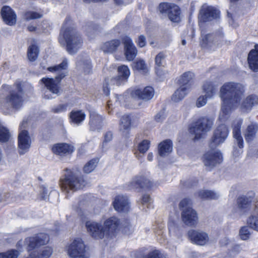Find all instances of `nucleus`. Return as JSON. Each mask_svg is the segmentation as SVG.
<instances>
[{
    "label": "nucleus",
    "instance_id": "obj_1",
    "mask_svg": "<svg viewBox=\"0 0 258 258\" xmlns=\"http://www.w3.org/2000/svg\"><path fill=\"white\" fill-rule=\"evenodd\" d=\"M245 92L244 86L234 82L225 83L220 88V97L222 102V111L227 115L240 104Z\"/></svg>",
    "mask_w": 258,
    "mask_h": 258
},
{
    "label": "nucleus",
    "instance_id": "obj_2",
    "mask_svg": "<svg viewBox=\"0 0 258 258\" xmlns=\"http://www.w3.org/2000/svg\"><path fill=\"white\" fill-rule=\"evenodd\" d=\"M120 225V220L115 216L106 219L103 225L101 223L87 221L85 226L89 235L94 239H102L115 237Z\"/></svg>",
    "mask_w": 258,
    "mask_h": 258
},
{
    "label": "nucleus",
    "instance_id": "obj_3",
    "mask_svg": "<svg viewBox=\"0 0 258 258\" xmlns=\"http://www.w3.org/2000/svg\"><path fill=\"white\" fill-rule=\"evenodd\" d=\"M66 174L59 179V185L62 191L69 193L70 190L76 191L83 188L86 181L82 176L77 175L71 169L66 168Z\"/></svg>",
    "mask_w": 258,
    "mask_h": 258
},
{
    "label": "nucleus",
    "instance_id": "obj_4",
    "mask_svg": "<svg viewBox=\"0 0 258 258\" xmlns=\"http://www.w3.org/2000/svg\"><path fill=\"white\" fill-rule=\"evenodd\" d=\"M66 43V49L70 54H74L80 48L83 43L82 39L73 27H69L64 30L62 29L60 35Z\"/></svg>",
    "mask_w": 258,
    "mask_h": 258
},
{
    "label": "nucleus",
    "instance_id": "obj_5",
    "mask_svg": "<svg viewBox=\"0 0 258 258\" xmlns=\"http://www.w3.org/2000/svg\"><path fill=\"white\" fill-rule=\"evenodd\" d=\"M213 120L208 116H201L190 123L188 128L189 133L194 135V140L203 138L210 130Z\"/></svg>",
    "mask_w": 258,
    "mask_h": 258
},
{
    "label": "nucleus",
    "instance_id": "obj_6",
    "mask_svg": "<svg viewBox=\"0 0 258 258\" xmlns=\"http://www.w3.org/2000/svg\"><path fill=\"white\" fill-rule=\"evenodd\" d=\"M194 74L190 72L184 73L177 80V84L180 86L172 95V100L175 102L181 100L187 94L193 81Z\"/></svg>",
    "mask_w": 258,
    "mask_h": 258
},
{
    "label": "nucleus",
    "instance_id": "obj_7",
    "mask_svg": "<svg viewBox=\"0 0 258 258\" xmlns=\"http://www.w3.org/2000/svg\"><path fill=\"white\" fill-rule=\"evenodd\" d=\"M190 202L188 198L182 199L179 204V207L183 209L181 214V220L183 223L188 226L194 227L198 222L197 212L191 207H188Z\"/></svg>",
    "mask_w": 258,
    "mask_h": 258
},
{
    "label": "nucleus",
    "instance_id": "obj_8",
    "mask_svg": "<svg viewBox=\"0 0 258 258\" xmlns=\"http://www.w3.org/2000/svg\"><path fill=\"white\" fill-rule=\"evenodd\" d=\"M158 9L162 14H167L169 19L173 23H179L180 20L181 10L176 4L167 2L161 3Z\"/></svg>",
    "mask_w": 258,
    "mask_h": 258
},
{
    "label": "nucleus",
    "instance_id": "obj_9",
    "mask_svg": "<svg viewBox=\"0 0 258 258\" xmlns=\"http://www.w3.org/2000/svg\"><path fill=\"white\" fill-rule=\"evenodd\" d=\"M67 76V72L59 73L55 78L43 77L40 80L39 83L44 85L45 87L51 93L58 94L61 90L60 83Z\"/></svg>",
    "mask_w": 258,
    "mask_h": 258
},
{
    "label": "nucleus",
    "instance_id": "obj_10",
    "mask_svg": "<svg viewBox=\"0 0 258 258\" xmlns=\"http://www.w3.org/2000/svg\"><path fill=\"white\" fill-rule=\"evenodd\" d=\"M27 121H23L20 125L18 136V147L20 155H23L28 152L31 145V138L29 133L25 130H22Z\"/></svg>",
    "mask_w": 258,
    "mask_h": 258
},
{
    "label": "nucleus",
    "instance_id": "obj_11",
    "mask_svg": "<svg viewBox=\"0 0 258 258\" xmlns=\"http://www.w3.org/2000/svg\"><path fill=\"white\" fill-rule=\"evenodd\" d=\"M220 15V12L218 10L213 6H208L205 4L202 6L199 11V21L200 23H205L217 19L219 18Z\"/></svg>",
    "mask_w": 258,
    "mask_h": 258
},
{
    "label": "nucleus",
    "instance_id": "obj_12",
    "mask_svg": "<svg viewBox=\"0 0 258 258\" xmlns=\"http://www.w3.org/2000/svg\"><path fill=\"white\" fill-rule=\"evenodd\" d=\"M229 134L227 126L224 124L219 125L214 131L213 135L209 143V147L215 149L220 144L223 143Z\"/></svg>",
    "mask_w": 258,
    "mask_h": 258
},
{
    "label": "nucleus",
    "instance_id": "obj_13",
    "mask_svg": "<svg viewBox=\"0 0 258 258\" xmlns=\"http://www.w3.org/2000/svg\"><path fill=\"white\" fill-rule=\"evenodd\" d=\"M18 91H11L9 94L6 96L5 101L6 104L10 106L13 109H19L23 104V89L19 84Z\"/></svg>",
    "mask_w": 258,
    "mask_h": 258
},
{
    "label": "nucleus",
    "instance_id": "obj_14",
    "mask_svg": "<svg viewBox=\"0 0 258 258\" xmlns=\"http://www.w3.org/2000/svg\"><path fill=\"white\" fill-rule=\"evenodd\" d=\"M86 246L81 239H74L68 248L69 255L73 258H87L85 255Z\"/></svg>",
    "mask_w": 258,
    "mask_h": 258
},
{
    "label": "nucleus",
    "instance_id": "obj_15",
    "mask_svg": "<svg viewBox=\"0 0 258 258\" xmlns=\"http://www.w3.org/2000/svg\"><path fill=\"white\" fill-rule=\"evenodd\" d=\"M117 76L112 77L110 82L116 86H119L126 84L131 75V72L127 66L121 64L117 68Z\"/></svg>",
    "mask_w": 258,
    "mask_h": 258
},
{
    "label": "nucleus",
    "instance_id": "obj_16",
    "mask_svg": "<svg viewBox=\"0 0 258 258\" xmlns=\"http://www.w3.org/2000/svg\"><path fill=\"white\" fill-rule=\"evenodd\" d=\"M203 161L206 166L212 168L222 162L223 156L219 151H208L204 154Z\"/></svg>",
    "mask_w": 258,
    "mask_h": 258
},
{
    "label": "nucleus",
    "instance_id": "obj_17",
    "mask_svg": "<svg viewBox=\"0 0 258 258\" xmlns=\"http://www.w3.org/2000/svg\"><path fill=\"white\" fill-rule=\"evenodd\" d=\"M51 151L55 155L65 157L71 155L75 151V147L67 143H56L52 145Z\"/></svg>",
    "mask_w": 258,
    "mask_h": 258
},
{
    "label": "nucleus",
    "instance_id": "obj_18",
    "mask_svg": "<svg viewBox=\"0 0 258 258\" xmlns=\"http://www.w3.org/2000/svg\"><path fill=\"white\" fill-rule=\"evenodd\" d=\"M154 94V89L151 86H146L143 89L135 88L131 92L132 97L146 101L151 99Z\"/></svg>",
    "mask_w": 258,
    "mask_h": 258
},
{
    "label": "nucleus",
    "instance_id": "obj_19",
    "mask_svg": "<svg viewBox=\"0 0 258 258\" xmlns=\"http://www.w3.org/2000/svg\"><path fill=\"white\" fill-rule=\"evenodd\" d=\"M124 46V54L126 59L128 61L133 60L137 54V49L134 45L132 39L127 36L121 38Z\"/></svg>",
    "mask_w": 258,
    "mask_h": 258
},
{
    "label": "nucleus",
    "instance_id": "obj_20",
    "mask_svg": "<svg viewBox=\"0 0 258 258\" xmlns=\"http://www.w3.org/2000/svg\"><path fill=\"white\" fill-rule=\"evenodd\" d=\"M247 195V196H240L237 199L238 208L244 212H246L250 210L255 198V193L252 191L248 192Z\"/></svg>",
    "mask_w": 258,
    "mask_h": 258
},
{
    "label": "nucleus",
    "instance_id": "obj_21",
    "mask_svg": "<svg viewBox=\"0 0 258 258\" xmlns=\"http://www.w3.org/2000/svg\"><path fill=\"white\" fill-rule=\"evenodd\" d=\"M130 204L128 198L120 195L115 197L112 203L113 208L118 212H127L130 208Z\"/></svg>",
    "mask_w": 258,
    "mask_h": 258
},
{
    "label": "nucleus",
    "instance_id": "obj_22",
    "mask_svg": "<svg viewBox=\"0 0 258 258\" xmlns=\"http://www.w3.org/2000/svg\"><path fill=\"white\" fill-rule=\"evenodd\" d=\"M129 186L136 189H150L153 186V183L144 176H136L130 183Z\"/></svg>",
    "mask_w": 258,
    "mask_h": 258
},
{
    "label": "nucleus",
    "instance_id": "obj_23",
    "mask_svg": "<svg viewBox=\"0 0 258 258\" xmlns=\"http://www.w3.org/2000/svg\"><path fill=\"white\" fill-rule=\"evenodd\" d=\"M147 248H142L135 252L136 258H166L164 254L160 249L153 248L148 252H146Z\"/></svg>",
    "mask_w": 258,
    "mask_h": 258
},
{
    "label": "nucleus",
    "instance_id": "obj_24",
    "mask_svg": "<svg viewBox=\"0 0 258 258\" xmlns=\"http://www.w3.org/2000/svg\"><path fill=\"white\" fill-rule=\"evenodd\" d=\"M188 237L192 243L201 245H205L209 239L206 233L200 232L195 230H189Z\"/></svg>",
    "mask_w": 258,
    "mask_h": 258
},
{
    "label": "nucleus",
    "instance_id": "obj_25",
    "mask_svg": "<svg viewBox=\"0 0 258 258\" xmlns=\"http://www.w3.org/2000/svg\"><path fill=\"white\" fill-rule=\"evenodd\" d=\"M1 15L3 21L6 24L13 26L16 24L17 16L10 7L4 6L1 10Z\"/></svg>",
    "mask_w": 258,
    "mask_h": 258
},
{
    "label": "nucleus",
    "instance_id": "obj_26",
    "mask_svg": "<svg viewBox=\"0 0 258 258\" xmlns=\"http://www.w3.org/2000/svg\"><path fill=\"white\" fill-rule=\"evenodd\" d=\"M247 62L249 69L254 72H258V44L254 46L248 54Z\"/></svg>",
    "mask_w": 258,
    "mask_h": 258
},
{
    "label": "nucleus",
    "instance_id": "obj_27",
    "mask_svg": "<svg viewBox=\"0 0 258 258\" xmlns=\"http://www.w3.org/2000/svg\"><path fill=\"white\" fill-rule=\"evenodd\" d=\"M103 117L101 115L98 114L94 111H89V125L91 131H94L96 129H100Z\"/></svg>",
    "mask_w": 258,
    "mask_h": 258
},
{
    "label": "nucleus",
    "instance_id": "obj_28",
    "mask_svg": "<svg viewBox=\"0 0 258 258\" xmlns=\"http://www.w3.org/2000/svg\"><path fill=\"white\" fill-rule=\"evenodd\" d=\"M85 118L86 114L82 110H73L69 113V120L71 123L80 125Z\"/></svg>",
    "mask_w": 258,
    "mask_h": 258
},
{
    "label": "nucleus",
    "instance_id": "obj_29",
    "mask_svg": "<svg viewBox=\"0 0 258 258\" xmlns=\"http://www.w3.org/2000/svg\"><path fill=\"white\" fill-rule=\"evenodd\" d=\"M173 148V143L170 139H166L160 142L158 146L159 155L164 157L171 153Z\"/></svg>",
    "mask_w": 258,
    "mask_h": 258
},
{
    "label": "nucleus",
    "instance_id": "obj_30",
    "mask_svg": "<svg viewBox=\"0 0 258 258\" xmlns=\"http://www.w3.org/2000/svg\"><path fill=\"white\" fill-rule=\"evenodd\" d=\"M121 42L119 39H112L104 42L101 46V49L105 53H113L116 51Z\"/></svg>",
    "mask_w": 258,
    "mask_h": 258
},
{
    "label": "nucleus",
    "instance_id": "obj_31",
    "mask_svg": "<svg viewBox=\"0 0 258 258\" xmlns=\"http://www.w3.org/2000/svg\"><path fill=\"white\" fill-rule=\"evenodd\" d=\"M258 131V125L255 123L249 124L244 132V137L248 143L251 142L255 138Z\"/></svg>",
    "mask_w": 258,
    "mask_h": 258
},
{
    "label": "nucleus",
    "instance_id": "obj_32",
    "mask_svg": "<svg viewBox=\"0 0 258 258\" xmlns=\"http://www.w3.org/2000/svg\"><path fill=\"white\" fill-rule=\"evenodd\" d=\"M202 89L207 96L212 97L217 91L218 85L213 81H207L204 83Z\"/></svg>",
    "mask_w": 258,
    "mask_h": 258
},
{
    "label": "nucleus",
    "instance_id": "obj_33",
    "mask_svg": "<svg viewBox=\"0 0 258 258\" xmlns=\"http://www.w3.org/2000/svg\"><path fill=\"white\" fill-rule=\"evenodd\" d=\"M132 125V120L130 115H125L121 117L120 120V130L128 137Z\"/></svg>",
    "mask_w": 258,
    "mask_h": 258
},
{
    "label": "nucleus",
    "instance_id": "obj_34",
    "mask_svg": "<svg viewBox=\"0 0 258 258\" xmlns=\"http://www.w3.org/2000/svg\"><path fill=\"white\" fill-rule=\"evenodd\" d=\"M258 104V97L251 94L247 96L242 101L241 107L245 110H250L252 107Z\"/></svg>",
    "mask_w": 258,
    "mask_h": 258
},
{
    "label": "nucleus",
    "instance_id": "obj_35",
    "mask_svg": "<svg viewBox=\"0 0 258 258\" xmlns=\"http://www.w3.org/2000/svg\"><path fill=\"white\" fill-rule=\"evenodd\" d=\"M241 122H238L233 128V137L236 139L239 148H243V140L241 134Z\"/></svg>",
    "mask_w": 258,
    "mask_h": 258
},
{
    "label": "nucleus",
    "instance_id": "obj_36",
    "mask_svg": "<svg viewBox=\"0 0 258 258\" xmlns=\"http://www.w3.org/2000/svg\"><path fill=\"white\" fill-rule=\"evenodd\" d=\"M198 195L202 200H217L218 198L217 194L210 190H200Z\"/></svg>",
    "mask_w": 258,
    "mask_h": 258
},
{
    "label": "nucleus",
    "instance_id": "obj_37",
    "mask_svg": "<svg viewBox=\"0 0 258 258\" xmlns=\"http://www.w3.org/2000/svg\"><path fill=\"white\" fill-rule=\"evenodd\" d=\"M39 49L38 46L36 44H31L28 48L27 50V57L30 61H35L39 54Z\"/></svg>",
    "mask_w": 258,
    "mask_h": 258
},
{
    "label": "nucleus",
    "instance_id": "obj_38",
    "mask_svg": "<svg viewBox=\"0 0 258 258\" xmlns=\"http://www.w3.org/2000/svg\"><path fill=\"white\" fill-rule=\"evenodd\" d=\"M99 158H94L88 161L83 168V172L86 174H89L92 172L97 167L99 162Z\"/></svg>",
    "mask_w": 258,
    "mask_h": 258
},
{
    "label": "nucleus",
    "instance_id": "obj_39",
    "mask_svg": "<svg viewBox=\"0 0 258 258\" xmlns=\"http://www.w3.org/2000/svg\"><path fill=\"white\" fill-rule=\"evenodd\" d=\"M165 57L164 53L163 52H159L155 57V69L157 71V73H158V71L160 70L162 67H164L166 62H165Z\"/></svg>",
    "mask_w": 258,
    "mask_h": 258
},
{
    "label": "nucleus",
    "instance_id": "obj_40",
    "mask_svg": "<svg viewBox=\"0 0 258 258\" xmlns=\"http://www.w3.org/2000/svg\"><path fill=\"white\" fill-rule=\"evenodd\" d=\"M215 40V36L213 33H209L202 36V39L200 41V45L202 47H207L211 44L213 43Z\"/></svg>",
    "mask_w": 258,
    "mask_h": 258
},
{
    "label": "nucleus",
    "instance_id": "obj_41",
    "mask_svg": "<svg viewBox=\"0 0 258 258\" xmlns=\"http://www.w3.org/2000/svg\"><path fill=\"white\" fill-rule=\"evenodd\" d=\"M68 62L66 59H63L62 61L57 65L48 67L47 70L50 72H59L62 70H66L68 68Z\"/></svg>",
    "mask_w": 258,
    "mask_h": 258
},
{
    "label": "nucleus",
    "instance_id": "obj_42",
    "mask_svg": "<svg viewBox=\"0 0 258 258\" xmlns=\"http://www.w3.org/2000/svg\"><path fill=\"white\" fill-rule=\"evenodd\" d=\"M133 69L139 72H142L146 73L148 72V68L144 60L139 59L133 62Z\"/></svg>",
    "mask_w": 258,
    "mask_h": 258
},
{
    "label": "nucleus",
    "instance_id": "obj_43",
    "mask_svg": "<svg viewBox=\"0 0 258 258\" xmlns=\"http://www.w3.org/2000/svg\"><path fill=\"white\" fill-rule=\"evenodd\" d=\"M11 138L9 130L4 126L0 127V142L7 143Z\"/></svg>",
    "mask_w": 258,
    "mask_h": 258
},
{
    "label": "nucleus",
    "instance_id": "obj_44",
    "mask_svg": "<svg viewBox=\"0 0 258 258\" xmlns=\"http://www.w3.org/2000/svg\"><path fill=\"white\" fill-rule=\"evenodd\" d=\"M19 252L16 249H10L6 252H0V258H18Z\"/></svg>",
    "mask_w": 258,
    "mask_h": 258
},
{
    "label": "nucleus",
    "instance_id": "obj_45",
    "mask_svg": "<svg viewBox=\"0 0 258 258\" xmlns=\"http://www.w3.org/2000/svg\"><path fill=\"white\" fill-rule=\"evenodd\" d=\"M23 16L26 20L29 21L41 18L42 17V14L36 12L28 11L25 12Z\"/></svg>",
    "mask_w": 258,
    "mask_h": 258
},
{
    "label": "nucleus",
    "instance_id": "obj_46",
    "mask_svg": "<svg viewBox=\"0 0 258 258\" xmlns=\"http://www.w3.org/2000/svg\"><path fill=\"white\" fill-rule=\"evenodd\" d=\"M150 141L148 140H143L138 145V150L141 153H146L150 148Z\"/></svg>",
    "mask_w": 258,
    "mask_h": 258
},
{
    "label": "nucleus",
    "instance_id": "obj_47",
    "mask_svg": "<svg viewBox=\"0 0 258 258\" xmlns=\"http://www.w3.org/2000/svg\"><path fill=\"white\" fill-rule=\"evenodd\" d=\"M247 222L249 227L258 231V217L251 216L248 219Z\"/></svg>",
    "mask_w": 258,
    "mask_h": 258
},
{
    "label": "nucleus",
    "instance_id": "obj_48",
    "mask_svg": "<svg viewBox=\"0 0 258 258\" xmlns=\"http://www.w3.org/2000/svg\"><path fill=\"white\" fill-rule=\"evenodd\" d=\"M250 233L247 226L242 227L239 230V235L241 239L245 240L249 238Z\"/></svg>",
    "mask_w": 258,
    "mask_h": 258
},
{
    "label": "nucleus",
    "instance_id": "obj_49",
    "mask_svg": "<svg viewBox=\"0 0 258 258\" xmlns=\"http://www.w3.org/2000/svg\"><path fill=\"white\" fill-rule=\"evenodd\" d=\"M67 104H59L57 106L52 108V111L56 113L64 112L67 110Z\"/></svg>",
    "mask_w": 258,
    "mask_h": 258
},
{
    "label": "nucleus",
    "instance_id": "obj_50",
    "mask_svg": "<svg viewBox=\"0 0 258 258\" xmlns=\"http://www.w3.org/2000/svg\"><path fill=\"white\" fill-rule=\"evenodd\" d=\"M209 97L207 96L205 94V96H200L197 99V102H196V105L198 107H201L202 106H204L207 101V98H208ZM210 97H209L210 98Z\"/></svg>",
    "mask_w": 258,
    "mask_h": 258
},
{
    "label": "nucleus",
    "instance_id": "obj_51",
    "mask_svg": "<svg viewBox=\"0 0 258 258\" xmlns=\"http://www.w3.org/2000/svg\"><path fill=\"white\" fill-rule=\"evenodd\" d=\"M109 79L108 78H106L104 79V81L103 84V91L104 94L108 96L110 95V88L109 87Z\"/></svg>",
    "mask_w": 258,
    "mask_h": 258
},
{
    "label": "nucleus",
    "instance_id": "obj_52",
    "mask_svg": "<svg viewBox=\"0 0 258 258\" xmlns=\"http://www.w3.org/2000/svg\"><path fill=\"white\" fill-rule=\"evenodd\" d=\"M136 42L139 47H144L146 44V39L145 36L143 35L139 36L138 40L136 41Z\"/></svg>",
    "mask_w": 258,
    "mask_h": 258
},
{
    "label": "nucleus",
    "instance_id": "obj_53",
    "mask_svg": "<svg viewBox=\"0 0 258 258\" xmlns=\"http://www.w3.org/2000/svg\"><path fill=\"white\" fill-rule=\"evenodd\" d=\"M177 227L176 222L174 220L170 218L168 222V228L169 232L171 231H174Z\"/></svg>",
    "mask_w": 258,
    "mask_h": 258
},
{
    "label": "nucleus",
    "instance_id": "obj_54",
    "mask_svg": "<svg viewBox=\"0 0 258 258\" xmlns=\"http://www.w3.org/2000/svg\"><path fill=\"white\" fill-rule=\"evenodd\" d=\"M112 139V133L110 131L107 132L104 135V143H107Z\"/></svg>",
    "mask_w": 258,
    "mask_h": 258
},
{
    "label": "nucleus",
    "instance_id": "obj_55",
    "mask_svg": "<svg viewBox=\"0 0 258 258\" xmlns=\"http://www.w3.org/2000/svg\"><path fill=\"white\" fill-rule=\"evenodd\" d=\"M151 200L150 196L148 195L145 194L143 196L141 203L143 205L146 204L150 202Z\"/></svg>",
    "mask_w": 258,
    "mask_h": 258
},
{
    "label": "nucleus",
    "instance_id": "obj_56",
    "mask_svg": "<svg viewBox=\"0 0 258 258\" xmlns=\"http://www.w3.org/2000/svg\"><path fill=\"white\" fill-rule=\"evenodd\" d=\"M163 118V113H158L155 116V119L156 121L159 122Z\"/></svg>",
    "mask_w": 258,
    "mask_h": 258
},
{
    "label": "nucleus",
    "instance_id": "obj_57",
    "mask_svg": "<svg viewBox=\"0 0 258 258\" xmlns=\"http://www.w3.org/2000/svg\"><path fill=\"white\" fill-rule=\"evenodd\" d=\"M186 181L185 182V184L189 186H192L194 185L197 184L198 183V180L197 179H195L193 180L192 182H188V183H186Z\"/></svg>",
    "mask_w": 258,
    "mask_h": 258
},
{
    "label": "nucleus",
    "instance_id": "obj_58",
    "mask_svg": "<svg viewBox=\"0 0 258 258\" xmlns=\"http://www.w3.org/2000/svg\"><path fill=\"white\" fill-rule=\"evenodd\" d=\"M107 0H83V2H84L85 3H87V4L90 3L91 2H93V3L103 2H105Z\"/></svg>",
    "mask_w": 258,
    "mask_h": 258
},
{
    "label": "nucleus",
    "instance_id": "obj_59",
    "mask_svg": "<svg viewBox=\"0 0 258 258\" xmlns=\"http://www.w3.org/2000/svg\"><path fill=\"white\" fill-rule=\"evenodd\" d=\"M27 29L29 32H34L36 30L37 27L32 25H30L28 26Z\"/></svg>",
    "mask_w": 258,
    "mask_h": 258
},
{
    "label": "nucleus",
    "instance_id": "obj_60",
    "mask_svg": "<svg viewBox=\"0 0 258 258\" xmlns=\"http://www.w3.org/2000/svg\"><path fill=\"white\" fill-rule=\"evenodd\" d=\"M153 158V155L152 153H149L147 156V159L149 161H151Z\"/></svg>",
    "mask_w": 258,
    "mask_h": 258
},
{
    "label": "nucleus",
    "instance_id": "obj_61",
    "mask_svg": "<svg viewBox=\"0 0 258 258\" xmlns=\"http://www.w3.org/2000/svg\"><path fill=\"white\" fill-rule=\"evenodd\" d=\"M115 4L120 5L122 3V0H114Z\"/></svg>",
    "mask_w": 258,
    "mask_h": 258
},
{
    "label": "nucleus",
    "instance_id": "obj_62",
    "mask_svg": "<svg viewBox=\"0 0 258 258\" xmlns=\"http://www.w3.org/2000/svg\"><path fill=\"white\" fill-rule=\"evenodd\" d=\"M87 66L88 67V69L89 70H91L92 69V66H91V64L90 63H87Z\"/></svg>",
    "mask_w": 258,
    "mask_h": 258
},
{
    "label": "nucleus",
    "instance_id": "obj_63",
    "mask_svg": "<svg viewBox=\"0 0 258 258\" xmlns=\"http://www.w3.org/2000/svg\"><path fill=\"white\" fill-rule=\"evenodd\" d=\"M181 43L183 45H184L186 44V40L184 39H183L181 41Z\"/></svg>",
    "mask_w": 258,
    "mask_h": 258
},
{
    "label": "nucleus",
    "instance_id": "obj_64",
    "mask_svg": "<svg viewBox=\"0 0 258 258\" xmlns=\"http://www.w3.org/2000/svg\"><path fill=\"white\" fill-rule=\"evenodd\" d=\"M70 20V17H67L65 20V23H67L68 21Z\"/></svg>",
    "mask_w": 258,
    "mask_h": 258
}]
</instances>
